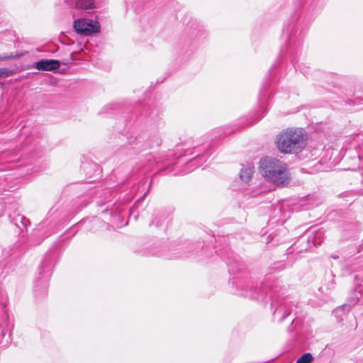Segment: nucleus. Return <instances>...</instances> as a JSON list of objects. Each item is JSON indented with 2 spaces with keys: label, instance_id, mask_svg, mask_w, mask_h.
Masks as SVG:
<instances>
[{
  "label": "nucleus",
  "instance_id": "nucleus-12",
  "mask_svg": "<svg viewBox=\"0 0 363 363\" xmlns=\"http://www.w3.org/2000/svg\"><path fill=\"white\" fill-rule=\"evenodd\" d=\"M229 272L230 273H236L240 270V262L235 259H229L227 262Z\"/></svg>",
  "mask_w": 363,
  "mask_h": 363
},
{
  "label": "nucleus",
  "instance_id": "nucleus-18",
  "mask_svg": "<svg viewBox=\"0 0 363 363\" xmlns=\"http://www.w3.org/2000/svg\"><path fill=\"white\" fill-rule=\"evenodd\" d=\"M122 209H120L118 212L115 210L114 213L112 214V216L116 220H121L122 218Z\"/></svg>",
  "mask_w": 363,
  "mask_h": 363
},
{
  "label": "nucleus",
  "instance_id": "nucleus-11",
  "mask_svg": "<svg viewBox=\"0 0 363 363\" xmlns=\"http://www.w3.org/2000/svg\"><path fill=\"white\" fill-rule=\"evenodd\" d=\"M296 30V24L291 22L289 24H286L284 26L283 32L284 35H286L289 45H291L293 43L292 33Z\"/></svg>",
  "mask_w": 363,
  "mask_h": 363
},
{
  "label": "nucleus",
  "instance_id": "nucleus-21",
  "mask_svg": "<svg viewBox=\"0 0 363 363\" xmlns=\"http://www.w3.org/2000/svg\"><path fill=\"white\" fill-rule=\"evenodd\" d=\"M10 57H11L10 56H7V55H6V56H4V57H1L0 59H1V60H7V59H9V58H10Z\"/></svg>",
  "mask_w": 363,
  "mask_h": 363
},
{
  "label": "nucleus",
  "instance_id": "nucleus-20",
  "mask_svg": "<svg viewBox=\"0 0 363 363\" xmlns=\"http://www.w3.org/2000/svg\"><path fill=\"white\" fill-rule=\"evenodd\" d=\"M264 99H265V94L263 92V91H261L260 94H259V100L264 101Z\"/></svg>",
  "mask_w": 363,
  "mask_h": 363
},
{
  "label": "nucleus",
  "instance_id": "nucleus-22",
  "mask_svg": "<svg viewBox=\"0 0 363 363\" xmlns=\"http://www.w3.org/2000/svg\"><path fill=\"white\" fill-rule=\"evenodd\" d=\"M340 311H342V309H341V308H337V309H336V310L335 311V315H337L339 313V312H340Z\"/></svg>",
  "mask_w": 363,
  "mask_h": 363
},
{
  "label": "nucleus",
  "instance_id": "nucleus-8",
  "mask_svg": "<svg viewBox=\"0 0 363 363\" xmlns=\"http://www.w3.org/2000/svg\"><path fill=\"white\" fill-rule=\"evenodd\" d=\"M70 7L78 10L89 11L95 8L94 0H76L72 4H69Z\"/></svg>",
  "mask_w": 363,
  "mask_h": 363
},
{
  "label": "nucleus",
  "instance_id": "nucleus-4",
  "mask_svg": "<svg viewBox=\"0 0 363 363\" xmlns=\"http://www.w3.org/2000/svg\"><path fill=\"white\" fill-rule=\"evenodd\" d=\"M73 26L77 33L84 35H90L100 32L99 23L90 19H77L74 21Z\"/></svg>",
  "mask_w": 363,
  "mask_h": 363
},
{
  "label": "nucleus",
  "instance_id": "nucleus-17",
  "mask_svg": "<svg viewBox=\"0 0 363 363\" xmlns=\"http://www.w3.org/2000/svg\"><path fill=\"white\" fill-rule=\"evenodd\" d=\"M325 167L323 166V163L321 161H318V162H315L314 166H313V169L312 170V172H323V171H325Z\"/></svg>",
  "mask_w": 363,
  "mask_h": 363
},
{
  "label": "nucleus",
  "instance_id": "nucleus-16",
  "mask_svg": "<svg viewBox=\"0 0 363 363\" xmlns=\"http://www.w3.org/2000/svg\"><path fill=\"white\" fill-rule=\"evenodd\" d=\"M14 74V72L12 69L8 68H0V77H10Z\"/></svg>",
  "mask_w": 363,
  "mask_h": 363
},
{
  "label": "nucleus",
  "instance_id": "nucleus-13",
  "mask_svg": "<svg viewBox=\"0 0 363 363\" xmlns=\"http://www.w3.org/2000/svg\"><path fill=\"white\" fill-rule=\"evenodd\" d=\"M313 357L311 353H305L301 356L296 361V363H311Z\"/></svg>",
  "mask_w": 363,
  "mask_h": 363
},
{
  "label": "nucleus",
  "instance_id": "nucleus-14",
  "mask_svg": "<svg viewBox=\"0 0 363 363\" xmlns=\"http://www.w3.org/2000/svg\"><path fill=\"white\" fill-rule=\"evenodd\" d=\"M7 305V297L0 291V308L4 313L6 312Z\"/></svg>",
  "mask_w": 363,
  "mask_h": 363
},
{
  "label": "nucleus",
  "instance_id": "nucleus-7",
  "mask_svg": "<svg viewBox=\"0 0 363 363\" xmlns=\"http://www.w3.org/2000/svg\"><path fill=\"white\" fill-rule=\"evenodd\" d=\"M60 66V62L57 60H41L35 64V67L42 71H54Z\"/></svg>",
  "mask_w": 363,
  "mask_h": 363
},
{
  "label": "nucleus",
  "instance_id": "nucleus-5",
  "mask_svg": "<svg viewBox=\"0 0 363 363\" xmlns=\"http://www.w3.org/2000/svg\"><path fill=\"white\" fill-rule=\"evenodd\" d=\"M325 239V233L322 229L317 230H310L307 231L301 238V240L307 241V247L301 249V251L306 250L308 247L320 245Z\"/></svg>",
  "mask_w": 363,
  "mask_h": 363
},
{
  "label": "nucleus",
  "instance_id": "nucleus-3",
  "mask_svg": "<svg viewBox=\"0 0 363 363\" xmlns=\"http://www.w3.org/2000/svg\"><path fill=\"white\" fill-rule=\"evenodd\" d=\"M259 172L267 182L278 186L288 184L290 180L287 164L274 157H266L261 159Z\"/></svg>",
  "mask_w": 363,
  "mask_h": 363
},
{
  "label": "nucleus",
  "instance_id": "nucleus-10",
  "mask_svg": "<svg viewBox=\"0 0 363 363\" xmlns=\"http://www.w3.org/2000/svg\"><path fill=\"white\" fill-rule=\"evenodd\" d=\"M254 172L253 167H246L241 169L239 176L240 179L245 183H247L252 178Z\"/></svg>",
  "mask_w": 363,
  "mask_h": 363
},
{
  "label": "nucleus",
  "instance_id": "nucleus-1",
  "mask_svg": "<svg viewBox=\"0 0 363 363\" xmlns=\"http://www.w3.org/2000/svg\"><path fill=\"white\" fill-rule=\"evenodd\" d=\"M235 287L238 295L250 298L264 300V296L269 295L272 298V307L274 308V318L278 322H282L291 313L294 307L291 302L279 296L278 294L280 286L277 282H269L267 279L262 283L261 288L257 289L251 280L239 279L235 281Z\"/></svg>",
  "mask_w": 363,
  "mask_h": 363
},
{
  "label": "nucleus",
  "instance_id": "nucleus-2",
  "mask_svg": "<svg viewBox=\"0 0 363 363\" xmlns=\"http://www.w3.org/2000/svg\"><path fill=\"white\" fill-rule=\"evenodd\" d=\"M306 139V133L303 129L289 128L277 135L276 145L281 153L298 154L305 148Z\"/></svg>",
  "mask_w": 363,
  "mask_h": 363
},
{
  "label": "nucleus",
  "instance_id": "nucleus-19",
  "mask_svg": "<svg viewBox=\"0 0 363 363\" xmlns=\"http://www.w3.org/2000/svg\"><path fill=\"white\" fill-rule=\"evenodd\" d=\"M43 267H44V266H42V267L40 268V274H42L43 272H48V276H49V275H50V268H49V269H44Z\"/></svg>",
  "mask_w": 363,
  "mask_h": 363
},
{
  "label": "nucleus",
  "instance_id": "nucleus-9",
  "mask_svg": "<svg viewBox=\"0 0 363 363\" xmlns=\"http://www.w3.org/2000/svg\"><path fill=\"white\" fill-rule=\"evenodd\" d=\"M12 222L21 232H23L24 230H26L30 223V220L27 218L19 214L13 218Z\"/></svg>",
  "mask_w": 363,
  "mask_h": 363
},
{
  "label": "nucleus",
  "instance_id": "nucleus-15",
  "mask_svg": "<svg viewBox=\"0 0 363 363\" xmlns=\"http://www.w3.org/2000/svg\"><path fill=\"white\" fill-rule=\"evenodd\" d=\"M199 147H195L194 148V151L195 152H196V156L192 160H191L189 162V165H194V164H198V162L199 160H200L201 159V157H203V156H200V150H199Z\"/></svg>",
  "mask_w": 363,
  "mask_h": 363
},
{
  "label": "nucleus",
  "instance_id": "nucleus-6",
  "mask_svg": "<svg viewBox=\"0 0 363 363\" xmlns=\"http://www.w3.org/2000/svg\"><path fill=\"white\" fill-rule=\"evenodd\" d=\"M347 151L351 152L355 150L357 157L361 160H363V135H357L349 144V147H346Z\"/></svg>",
  "mask_w": 363,
  "mask_h": 363
}]
</instances>
